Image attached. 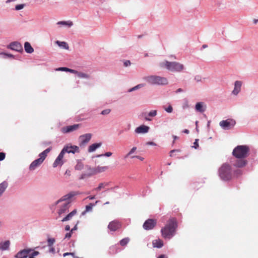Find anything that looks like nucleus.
<instances>
[{
    "label": "nucleus",
    "mask_w": 258,
    "mask_h": 258,
    "mask_svg": "<svg viewBox=\"0 0 258 258\" xmlns=\"http://www.w3.org/2000/svg\"><path fill=\"white\" fill-rule=\"evenodd\" d=\"M137 150V148L134 147H133L131 151L125 156L124 158H127L130 155H131L132 154H133L135 151Z\"/></svg>",
    "instance_id": "obj_38"
},
{
    "label": "nucleus",
    "mask_w": 258,
    "mask_h": 258,
    "mask_svg": "<svg viewBox=\"0 0 258 258\" xmlns=\"http://www.w3.org/2000/svg\"><path fill=\"white\" fill-rule=\"evenodd\" d=\"M68 72H70L71 73H72V74H76L77 75H78V71H76L75 70H73V69H69V68H68Z\"/></svg>",
    "instance_id": "obj_43"
},
{
    "label": "nucleus",
    "mask_w": 258,
    "mask_h": 258,
    "mask_svg": "<svg viewBox=\"0 0 258 258\" xmlns=\"http://www.w3.org/2000/svg\"><path fill=\"white\" fill-rule=\"evenodd\" d=\"M2 54L5 55H7V56H8L9 57H13V55L12 54H8V53H2Z\"/></svg>",
    "instance_id": "obj_56"
},
{
    "label": "nucleus",
    "mask_w": 258,
    "mask_h": 258,
    "mask_svg": "<svg viewBox=\"0 0 258 258\" xmlns=\"http://www.w3.org/2000/svg\"><path fill=\"white\" fill-rule=\"evenodd\" d=\"M144 84H139L138 85H137L136 86L131 88V89H130L129 90V92H132V91H135L139 88H140L142 87H144Z\"/></svg>",
    "instance_id": "obj_36"
},
{
    "label": "nucleus",
    "mask_w": 258,
    "mask_h": 258,
    "mask_svg": "<svg viewBox=\"0 0 258 258\" xmlns=\"http://www.w3.org/2000/svg\"><path fill=\"white\" fill-rule=\"evenodd\" d=\"M153 245L155 247L161 248L163 245V241L160 239L155 240L153 241Z\"/></svg>",
    "instance_id": "obj_27"
},
{
    "label": "nucleus",
    "mask_w": 258,
    "mask_h": 258,
    "mask_svg": "<svg viewBox=\"0 0 258 258\" xmlns=\"http://www.w3.org/2000/svg\"><path fill=\"white\" fill-rule=\"evenodd\" d=\"M177 227L175 219H170L166 225L161 229V232L163 237L170 239L174 234Z\"/></svg>",
    "instance_id": "obj_2"
},
{
    "label": "nucleus",
    "mask_w": 258,
    "mask_h": 258,
    "mask_svg": "<svg viewBox=\"0 0 258 258\" xmlns=\"http://www.w3.org/2000/svg\"><path fill=\"white\" fill-rule=\"evenodd\" d=\"M165 109L168 113H171L173 111L172 107L171 105H169L167 108H165Z\"/></svg>",
    "instance_id": "obj_45"
},
{
    "label": "nucleus",
    "mask_w": 258,
    "mask_h": 258,
    "mask_svg": "<svg viewBox=\"0 0 258 258\" xmlns=\"http://www.w3.org/2000/svg\"><path fill=\"white\" fill-rule=\"evenodd\" d=\"M112 153L111 152H106L104 154H101V155H98L97 156L98 157H101V156H106V157H110L112 155Z\"/></svg>",
    "instance_id": "obj_41"
},
{
    "label": "nucleus",
    "mask_w": 258,
    "mask_h": 258,
    "mask_svg": "<svg viewBox=\"0 0 258 258\" xmlns=\"http://www.w3.org/2000/svg\"><path fill=\"white\" fill-rule=\"evenodd\" d=\"M39 252L37 251H33L31 254H30V256H33V257H34V256L38 255Z\"/></svg>",
    "instance_id": "obj_48"
},
{
    "label": "nucleus",
    "mask_w": 258,
    "mask_h": 258,
    "mask_svg": "<svg viewBox=\"0 0 258 258\" xmlns=\"http://www.w3.org/2000/svg\"><path fill=\"white\" fill-rule=\"evenodd\" d=\"M109 182H101L99 184L98 187L94 188L93 189V191H99L102 189L105 188V187L109 186Z\"/></svg>",
    "instance_id": "obj_23"
},
{
    "label": "nucleus",
    "mask_w": 258,
    "mask_h": 258,
    "mask_svg": "<svg viewBox=\"0 0 258 258\" xmlns=\"http://www.w3.org/2000/svg\"><path fill=\"white\" fill-rule=\"evenodd\" d=\"M77 213V210L76 209H74L73 211L68 214L66 216H65L61 221L62 222H65L72 220L73 217L76 215Z\"/></svg>",
    "instance_id": "obj_22"
},
{
    "label": "nucleus",
    "mask_w": 258,
    "mask_h": 258,
    "mask_svg": "<svg viewBox=\"0 0 258 258\" xmlns=\"http://www.w3.org/2000/svg\"><path fill=\"white\" fill-rule=\"evenodd\" d=\"M72 233V232L71 231L69 233H67L65 235V238L69 239L71 237Z\"/></svg>",
    "instance_id": "obj_50"
},
{
    "label": "nucleus",
    "mask_w": 258,
    "mask_h": 258,
    "mask_svg": "<svg viewBox=\"0 0 258 258\" xmlns=\"http://www.w3.org/2000/svg\"><path fill=\"white\" fill-rule=\"evenodd\" d=\"M235 173L237 175H241L242 172H241V171L240 170H236L235 171Z\"/></svg>",
    "instance_id": "obj_52"
},
{
    "label": "nucleus",
    "mask_w": 258,
    "mask_h": 258,
    "mask_svg": "<svg viewBox=\"0 0 258 258\" xmlns=\"http://www.w3.org/2000/svg\"><path fill=\"white\" fill-rule=\"evenodd\" d=\"M144 80L151 84L166 85L168 83L166 78L158 76H150L144 78Z\"/></svg>",
    "instance_id": "obj_7"
},
{
    "label": "nucleus",
    "mask_w": 258,
    "mask_h": 258,
    "mask_svg": "<svg viewBox=\"0 0 258 258\" xmlns=\"http://www.w3.org/2000/svg\"><path fill=\"white\" fill-rule=\"evenodd\" d=\"M8 183L6 181H4L0 184V196L5 191L7 187H8Z\"/></svg>",
    "instance_id": "obj_29"
},
{
    "label": "nucleus",
    "mask_w": 258,
    "mask_h": 258,
    "mask_svg": "<svg viewBox=\"0 0 258 258\" xmlns=\"http://www.w3.org/2000/svg\"><path fill=\"white\" fill-rule=\"evenodd\" d=\"M131 64V62L130 60H126L124 62V66L125 67H127Z\"/></svg>",
    "instance_id": "obj_51"
},
{
    "label": "nucleus",
    "mask_w": 258,
    "mask_h": 258,
    "mask_svg": "<svg viewBox=\"0 0 258 258\" xmlns=\"http://www.w3.org/2000/svg\"><path fill=\"white\" fill-rule=\"evenodd\" d=\"M87 199H88L90 200H93L94 199H95V196H88Z\"/></svg>",
    "instance_id": "obj_55"
},
{
    "label": "nucleus",
    "mask_w": 258,
    "mask_h": 258,
    "mask_svg": "<svg viewBox=\"0 0 258 258\" xmlns=\"http://www.w3.org/2000/svg\"><path fill=\"white\" fill-rule=\"evenodd\" d=\"M98 202V201H96L95 204L90 203L89 205L86 206V212L91 211L92 208Z\"/></svg>",
    "instance_id": "obj_32"
},
{
    "label": "nucleus",
    "mask_w": 258,
    "mask_h": 258,
    "mask_svg": "<svg viewBox=\"0 0 258 258\" xmlns=\"http://www.w3.org/2000/svg\"><path fill=\"white\" fill-rule=\"evenodd\" d=\"M77 224L75 226V227L73 228L72 229L71 231L72 232H73V231L76 230L77 229Z\"/></svg>",
    "instance_id": "obj_59"
},
{
    "label": "nucleus",
    "mask_w": 258,
    "mask_h": 258,
    "mask_svg": "<svg viewBox=\"0 0 258 258\" xmlns=\"http://www.w3.org/2000/svg\"><path fill=\"white\" fill-rule=\"evenodd\" d=\"M132 158H137L142 161H143L144 160V158L141 157V156H133L132 157Z\"/></svg>",
    "instance_id": "obj_53"
},
{
    "label": "nucleus",
    "mask_w": 258,
    "mask_h": 258,
    "mask_svg": "<svg viewBox=\"0 0 258 258\" xmlns=\"http://www.w3.org/2000/svg\"><path fill=\"white\" fill-rule=\"evenodd\" d=\"M242 83L241 81H236L234 84V88L232 91L233 94L236 95L241 90Z\"/></svg>",
    "instance_id": "obj_21"
},
{
    "label": "nucleus",
    "mask_w": 258,
    "mask_h": 258,
    "mask_svg": "<svg viewBox=\"0 0 258 258\" xmlns=\"http://www.w3.org/2000/svg\"><path fill=\"white\" fill-rule=\"evenodd\" d=\"M32 251L31 249H25L18 252L15 257L17 258H25L30 254Z\"/></svg>",
    "instance_id": "obj_15"
},
{
    "label": "nucleus",
    "mask_w": 258,
    "mask_h": 258,
    "mask_svg": "<svg viewBox=\"0 0 258 258\" xmlns=\"http://www.w3.org/2000/svg\"><path fill=\"white\" fill-rule=\"evenodd\" d=\"M219 175L224 180H229L232 178L231 166L227 163L223 164L219 169Z\"/></svg>",
    "instance_id": "obj_5"
},
{
    "label": "nucleus",
    "mask_w": 258,
    "mask_h": 258,
    "mask_svg": "<svg viewBox=\"0 0 258 258\" xmlns=\"http://www.w3.org/2000/svg\"><path fill=\"white\" fill-rule=\"evenodd\" d=\"M57 25H67L71 27L73 25V22L72 21H59L57 23Z\"/></svg>",
    "instance_id": "obj_33"
},
{
    "label": "nucleus",
    "mask_w": 258,
    "mask_h": 258,
    "mask_svg": "<svg viewBox=\"0 0 258 258\" xmlns=\"http://www.w3.org/2000/svg\"><path fill=\"white\" fill-rule=\"evenodd\" d=\"M24 48L26 52L31 53L34 51L33 47L28 42H26L24 44Z\"/></svg>",
    "instance_id": "obj_24"
},
{
    "label": "nucleus",
    "mask_w": 258,
    "mask_h": 258,
    "mask_svg": "<svg viewBox=\"0 0 258 258\" xmlns=\"http://www.w3.org/2000/svg\"><path fill=\"white\" fill-rule=\"evenodd\" d=\"M183 91V90L181 88H179L176 91V93H179V92H182Z\"/></svg>",
    "instance_id": "obj_60"
},
{
    "label": "nucleus",
    "mask_w": 258,
    "mask_h": 258,
    "mask_svg": "<svg viewBox=\"0 0 258 258\" xmlns=\"http://www.w3.org/2000/svg\"><path fill=\"white\" fill-rule=\"evenodd\" d=\"M56 43L59 46L65 49L68 50L69 49V45L64 41H56Z\"/></svg>",
    "instance_id": "obj_30"
},
{
    "label": "nucleus",
    "mask_w": 258,
    "mask_h": 258,
    "mask_svg": "<svg viewBox=\"0 0 258 258\" xmlns=\"http://www.w3.org/2000/svg\"><path fill=\"white\" fill-rule=\"evenodd\" d=\"M80 126L79 124H76L72 125L67 126L62 128V132L64 133H70L77 130Z\"/></svg>",
    "instance_id": "obj_18"
},
{
    "label": "nucleus",
    "mask_w": 258,
    "mask_h": 258,
    "mask_svg": "<svg viewBox=\"0 0 258 258\" xmlns=\"http://www.w3.org/2000/svg\"><path fill=\"white\" fill-rule=\"evenodd\" d=\"M233 165L236 167L241 168L245 166L247 164V161L244 158H238Z\"/></svg>",
    "instance_id": "obj_20"
},
{
    "label": "nucleus",
    "mask_w": 258,
    "mask_h": 258,
    "mask_svg": "<svg viewBox=\"0 0 258 258\" xmlns=\"http://www.w3.org/2000/svg\"><path fill=\"white\" fill-rule=\"evenodd\" d=\"M69 255H71L74 257V258H76L75 256L74 253H72V252H66V253H63V256H66Z\"/></svg>",
    "instance_id": "obj_49"
},
{
    "label": "nucleus",
    "mask_w": 258,
    "mask_h": 258,
    "mask_svg": "<svg viewBox=\"0 0 258 258\" xmlns=\"http://www.w3.org/2000/svg\"><path fill=\"white\" fill-rule=\"evenodd\" d=\"M101 146V143H95L90 145L88 148V152H92L94 151L96 149L100 147Z\"/></svg>",
    "instance_id": "obj_26"
},
{
    "label": "nucleus",
    "mask_w": 258,
    "mask_h": 258,
    "mask_svg": "<svg viewBox=\"0 0 258 258\" xmlns=\"http://www.w3.org/2000/svg\"><path fill=\"white\" fill-rule=\"evenodd\" d=\"M78 195H79L78 191H72L62 196L59 200L55 202V205H58L63 202H64L59 206V208L57 211L58 217H61L62 215L69 212V209L71 206L72 202L74 200L75 197Z\"/></svg>",
    "instance_id": "obj_1"
},
{
    "label": "nucleus",
    "mask_w": 258,
    "mask_h": 258,
    "mask_svg": "<svg viewBox=\"0 0 258 258\" xmlns=\"http://www.w3.org/2000/svg\"><path fill=\"white\" fill-rule=\"evenodd\" d=\"M249 148L246 145H239L232 152L233 155L236 158H245L248 154Z\"/></svg>",
    "instance_id": "obj_4"
},
{
    "label": "nucleus",
    "mask_w": 258,
    "mask_h": 258,
    "mask_svg": "<svg viewBox=\"0 0 258 258\" xmlns=\"http://www.w3.org/2000/svg\"><path fill=\"white\" fill-rule=\"evenodd\" d=\"M51 147L48 148L41 153L39 155V158L34 160L31 163L29 166L30 170H34L37 167L40 166L46 158L47 154L51 151Z\"/></svg>",
    "instance_id": "obj_6"
},
{
    "label": "nucleus",
    "mask_w": 258,
    "mask_h": 258,
    "mask_svg": "<svg viewBox=\"0 0 258 258\" xmlns=\"http://www.w3.org/2000/svg\"><path fill=\"white\" fill-rule=\"evenodd\" d=\"M253 22L254 24H256L258 22V19H254L253 20Z\"/></svg>",
    "instance_id": "obj_62"
},
{
    "label": "nucleus",
    "mask_w": 258,
    "mask_h": 258,
    "mask_svg": "<svg viewBox=\"0 0 258 258\" xmlns=\"http://www.w3.org/2000/svg\"><path fill=\"white\" fill-rule=\"evenodd\" d=\"M55 239L54 238H48L47 240L48 246H51L54 243Z\"/></svg>",
    "instance_id": "obj_39"
},
{
    "label": "nucleus",
    "mask_w": 258,
    "mask_h": 258,
    "mask_svg": "<svg viewBox=\"0 0 258 258\" xmlns=\"http://www.w3.org/2000/svg\"><path fill=\"white\" fill-rule=\"evenodd\" d=\"M92 138V134L88 133L86 134L83 135H81L79 137V142H80V146H84L88 143Z\"/></svg>",
    "instance_id": "obj_11"
},
{
    "label": "nucleus",
    "mask_w": 258,
    "mask_h": 258,
    "mask_svg": "<svg viewBox=\"0 0 258 258\" xmlns=\"http://www.w3.org/2000/svg\"><path fill=\"white\" fill-rule=\"evenodd\" d=\"M149 127L145 125H142L135 130V132L137 134H145L148 132Z\"/></svg>",
    "instance_id": "obj_19"
},
{
    "label": "nucleus",
    "mask_w": 258,
    "mask_h": 258,
    "mask_svg": "<svg viewBox=\"0 0 258 258\" xmlns=\"http://www.w3.org/2000/svg\"><path fill=\"white\" fill-rule=\"evenodd\" d=\"M207 47H208V45H206V44H204V45H203V46H202V48H207Z\"/></svg>",
    "instance_id": "obj_64"
},
{
    "label": "nucleus",
    "mask_w": 258,
    "mask_h": 258,
    "mask_svg": "<svg viewBox=\"0 0 258 258\" xmlns=\"http://www.w3.org/2000/svg\"><path fill=\"white\" fill-rule=\"evenodd\" d=\"M144 84H139L138 85H137L136 86L131 88V89H130L129 90V92H132V91H135L139 88H140L142 87H144Z\"/></svg>",
    "instance_id": "obj_37"
},
{
    "label": "nucleus",
    "mask_w": 258,
    "mask_h": 258,
    "mask_svg": "<svg viewBox=\"0 0 258 258\" xmlns=\"http://www.w3.org/2000/svg\"><path fill=\"white\" fill-rule=\"evenodd\" d=\"M107 166H98L93 168L91 170L92 174H96L99 173L103 172L108 169Z\"/></svg>",
    "instance_id": "obj_17"
},
{
    "label": "nucleus",
    "mask_w": 258,
    "mask_h": 258,
    "mask_svg": "<svg viewBox=\"0 0 258 258\" xmlns=\"http://www.w3.org/2000/svg\"><path fill=\"white\" fill-rule=\"evenodd\" d=\"M84 167V164L81 161H78L76 165L75 166V169L78 170H81Z\"/></svg>",
    "instance_id": "obj_34"
},
{
    "label": "nucleus",
    "mask_w": 258,
    "mask_h": 258,
    "mask_svg": "<svg viewBox=\"0 0 258 258\" xmlns=\"http://www.w3.org/2000/svg\"><path fill=\"white\" fill-rule=\"evenodd\" d=\"M183 133H185V134H188L189 133V131L187 129H185L183 131Z\"/></svg>",
    "instance_id": "obj_63"
},
{
    "label": "nucleus",
    "mask_w": 258,
    "mask_h": 258,
    "mask_svg": "<svg viewBox=\"0 0 258 258\" xmlns=\"http://www.w3.org/2000/svg\"><path fill=\"white\" fill-rule=\"evenodd\" d=\"M8 48L17 51H20L23 50L22 45L18 42H13L11 43L9 45Z\"/></svg>",
    "instance_id": "obj_14"
},
{
    "label": "nucleus",
    "mask_w": 258,
    "mask_h": 258,
    "mask_svg": "<svg viewBox=\"0 0 258 258\" xmlns=\"http://www.w3.org/2000/svg\"><path fill=\"white\" fill-rule=\"evenodd\" d=\"M157 224L156 220L153 219H148L144 223L143 227L144 229L147 230L152 229Z\"/></svg>",
    "instance_id": "obj_10"
},
{
    "label": "nucleus",
    "mask_w": 258,
    "mask_h": 258,
    "mask_svg": "<svg viewBox=\"0 0 258 258\" xmlns=\"http://www.w3.org/2000/svg\"><path fill=\"white\" fill-rule=\"evenodd\" d=\"M198 141H199L198 139H196V140L194 143V145L192 147L195 148V149H197L198 148V147H199Z\"/></svg>",
    "instance_id": "obj_47"
},
{
    "label": "nucleus",
    "mask_w": 258,
    "mask_h": 258,
    "mask_svg": "<svg viewBox=\"0 0 258 258\" xmlns=\"http://www.w3.org/2000/svg\"><path fill=\"white\" fill-rule=\"evenodd\" d=\"M61 152L64 154L66 153H79L80 149L78 146L75 145H67L63 147Z\"/></svg>",
    "instance_id": "obj_9"
},
{
    "label": "nucleus",
    "mask_w": 258,
    "mask_h": 258,
    "mask_svg": "<svg viewBox=\"0 0 258 258\" xmlns=\"http://www.w3.org/2000/svg\"><path fill=\"white\" fill-rule=\"evenodd\" d=\"M65 230L66 231H69L70 230V226L69 225H67L65 227Z\"/></svg>",
    "instance_id": "obj_58"
},
{
    "label": "nucleus",
    "mask_w": 258,
    "mask_h": 258,
    "mask_svg": "<svg viewBox=\"0 0 258 258\" xmlns=\"http://www.w3.org/2000/svg\"><path fill=\"white\" fill-rule=\"evenodd\" d=\"M121 227V223L117 220H114L110 222L108 226V229L112 231H115L120 228Z\"/></svg>",
    "instance_id": "obj_12"
},
{
    "label": "nucleus",
    "mask_w": 258,
    "mask_h": 258,
    "mask_svg": "<svg viewBox=\"0 0 258 258\" xmlns=\"http://www.w3.org/2000/svg\"><path fill=\"white\" fill-rule=\"evenodd\" d=\"M77 76L80 78L83 79H89L90 78L89 75L81 72H78Z\"/></svg>",
    "instance_id": "obj_31"
},
{
    "label": "nucleus",
    "mask_w": 258,
    "mask_h": 258,
    "mask_svg": "<svg viewBox=\"0 0 258 258\" xmlns=\"http://www.w3.org/2000/svg\"><path fill=\"white\" fill-rule=\"evenodd\" d=\"M158 258H167V256L165 254H161L159 255Z\"/></svg>",
    "instance_id": "obj_57"
},
{
    "label": "nucleus",
    "mask_w": 258,
    "mask_h": 258,
    "mask_svg": "<svg viewBox=\"0 0 258 258\" xmlns=\"http://www.w3.org/2000/svg\"><path fill=\"white\" fill-rule=\"evenodd\" d=\"M64 155V154L61 151L53 163V167L54 168L58 166H61L63 164L64 161L63 160V158Z\"/></svg>",
    "instance_id": "obj_13"
},
{
    "label": "nucleus",
    "mask_w": 258,
    "mask_h": 258,
    "mask_svg": "<svg viewBox=\"0 0 258 258\" xmlns=\"http://www.w3.org/2000/svg\"><path fill=\"white\" fill-rule=\"evenodd\" d=\"M236 122L233 119H227L223 120L220 122V126L224 130H228L232 129L235 125Z\"/></svg>",
    "instance_id": "obj_8"
},
{
    "label": "nucleus",
    "mask_w": 258,
    "mask_h": 258,
    "mask_svg": "<svg viewBox=\"0 0 258 258\" xmlns=\"http://www.w3.org/2000/svg\"><path fill=\"white\" fill-rule=\"evenodd\" d=\"M175 151H178V150H171L170 151V156H172V153L174 152H175Z\"/></svg>",
    "instance_id": "obj_61"
},
{
    "label": "nucleus",
    "mask_w": 258,
    "mask_h": 258,
    "mask_svg": "<svg viewBox=\"0 0 258 258\" xmlns=\"http://www.w3.org/2000/svg\"><path fill=\"white\" fill-rule=\"evenodd\" d=\"M147 145H152V146H156V144L154 142H149L147 143Z\"/></svg>",
    "instance_id": "obj_54"
},
{
    "label": "nucleus",
    "mask_w": 258,
    "mask_h": 258,
    "mask_svg": "<svg viewBox=\"0 0 258 258\" xmlns=\"http://www.w3.org/2000/svg\"><path fill=\"white\" fill-rule=\"evenodd\" d=\"M10 242L9 240L5 241L0 243V249L7 250L9 248Z\"/></svg>",
    "instance_id": "obj_25"
},
{
    "label": "nucleus",
    "mask_w": 258,
    "mask_h": 258,
    "mask_svg": "<svg viewBox=\"0 0 258 258\" xmlns=\"http://www.w3.org/2000/svg\"><path fill=\"white\" fill-rule=\"evenodd\" d=\"M160 67L162 68H166L171 72H181L184 69V66L176 61L170 62L165 60L160 63Z\"/></svg>",
    "instance_id": "obj_3"
},
{
    "label": "nucleus",
    "mask_w": 258,
    "mask_h": 258,
    "mask_svg": "<svg viewBox=\"0 0 258 258\" xmlns=\"http://www.w3.org/2000/svg\"><path fill=\"white\" fill-rule=\"evenodd\" d=\"M129 241H130L129 238H128V237L124 238L120 241V244L123 246H125L128 243Z\"/></svg>",
    "instance_id": "obj_35"
},
{
    "label": "nucleus",
    "mask_w": 258,
    "mask_h": 258,
    "mask_svg": "<svg viewBox=\"0 0 258 258\" xmlns=\"http://www.w3.org/2000/svg\"><path fill=\"white\" fill-rule=\"evenodd\" d=\"M6 154L5 153L0 152V161H3L5 158Z\"/></svg>",
    "instance_id": "obj_46"
},
{
    "label": "nucleus",
    "mask_w": 258,
    "mask_h": 258,
    "mask_svg": "<svg viewBox=\"0 0 258 258\" xmlns=\"http://www.w3.org/2000/svg\"><path fill=\"white\" fill-rule=\"evenodd\" d=\"M68 68L66 67H60L56 69V71L68 72Z\"/></svg>",
    "instance_id": "obj_44"
},
{
    "label": "nucleus",
    "mask_w": 258,
    "mask_h": 258,
    "mask_svg": "<svg viewBox=\"0 0 258 258\" xmlns=\"http://www.w3.org/2000/svg\"><path fill=\"white\" fill-rule=\"evenodd\" d=\"M157 114L156 110H152L150 111L148 114L144 113L142 114V116L144 117L145 119L147 121H151L152 119L150 117H153L155 116Z\"/></svg>",
    "instance_id": "obj_16"
},
{
    "label": "nucleus",
    "mask_w": 258,
    "mask_h": 258,
    "mask_svg": "<svg viewBox=\"0 0 258 258\" xmlns=\"http://www.w3.org/2000/svg\"><path fill=\"white\" fill-rule=\"evenodd\" d=\"M204 103L203 102H200L196 104V109L200 112H203L205 111V109L204 108Z\"/></svg>",
    "instance_id": "obj_28"
},
{
    "label": "nucleus",
    "mask_w": 258,
    "mask_h": 258,
    "mask_svg": "<svg viewBox=\"0 0 258 258\" xmlns=\"http://www.w3.org/2000/svg\"><path fill=\"white\" fill-rule=\"evenodd\" d=\"M111 111L110 109H106L101 111V114L102 115L108 114Z\"/></svg>",
    "instance_id": "obj_40"
},
{
    "label": "nucleus",
    "mask_w": 258,
    "mask_h": 258,
    "mask_svg": "<svg viewBox=\"0 0 258 258\" xmlns=\"http://www.w3.org/2000/svg\"><path fill=\"white\" fill-rule=\"evenodd\" d=\"M24 7V4L18 5L16 6L15 9L16 10H20L23 9Z\"/></svg>",
    "instance_id": "obj_42"
}]
</instances>
